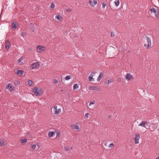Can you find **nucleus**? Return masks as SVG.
Wrapping results in <instances>:
<instances>
[{
    "label": "nucleus",
    "instance_id": "obj_15",
    "mask_svg": "<svg viewBox=\"0 0 159 159\" xmlns=\"http://www.w3.org/2000/svg\"><path fill=\"white\" fill-rule=\"evenodd\" d=\"M17 73L20 76H21L23 74L24 71L21 70H18L16 71Z\"/></svg>",
    "mask_w": 159,
    "mask_h": 159
},
{
    "label": "nucleus",
    "instance_id": "obj_31",
    "mask_svg": "<svg viewBox=\"0 0 159 159\" xmlns=\"http://www.w3.org/2000/svg\"><path fill=\"white\" fill-rule=\"evenodd\" d=\"M106 5V4L105 3H103L102 4V8L103 9L105 8Z\"/></svg>",
    "mask_w": 159,
    "mask_h": 159
},
{
    "label": "nucleus",
    "instance_id": "obj_17",
    "mask_svg": "<svg viewBox=\"0 0 159 159\" xmlns=\"http://www.w3.org/2000/svg\"><path fill=\"white\" fill-rule=\"evenodd\" d=\"M103 75L102 74V73H101L100 75H99V76L97 78V81H98L99 82V81L101 79H102V77H103Z\"/></svg>",
    "mask_w": 159,
    "mask_h": 159
},
{
    "label": "nucleus",
    "instance_id": "obj_7",
    "mask_svg": "<svg viewBox=\"0 0 159 159\" xmlns=\"http://www.w3.org/2000/svg\"><path fill=\"white\" fill-rule=\"evenodd\" d=\"M53 110L55 112V114H58L61 112V108L57 109V106L55 105L53 107Z\"/></svg>",
    "mask_w": 159,
    "mask_h": 159
},
{
    "label": "nucleus",
    "instance_id": "obj_1",
    "mask_svg": "<svg viewBox=\"0 0 159 159\" xmlns=\"http://www.w3.org/2000/svg\"><path fill=\"white\" fill-rule=\"evenodd\" d=\"M33 91L35 95L39 96L42 95L43 90L41 89H39L37 87H34L33 89Z\"/></svg>",
    "mask_w": 159,
    "mask_h": 159
},
{
    "label": "nucleus",
    "instance_id": "obj_34",
    "mask_svg": "<svg viewBox=\"0 0 159 159\" xmlns=\"http://www.w3.org/2000/svg\"><path fill=\"white\" fill-rule=\"evenodd\" d=\"M36 145L35 144L32 145L31 147L33 149H35L36 148Z\"/></svg>",
    "mask_w": 159,
    "mask_h": 159
},
{
    "label": "nucleus",
    "instance_id": "obj_13",
    "mask_svg": "<svg viewBox=\"0 0 159 159\" xmlns=\"http://www.w3.org/2000/svg\"><path fill=\"white\" fill-rule=\"evenodd\" d=\"M5 48L6 49L9 48L10 46V44L9 41H6L5 42Z\"/></svg>",
    "mask_w": 159,
    "mask_h": 159
},
{
    "label": "nucleus",
    "instance_id": "obj_45",
    "mask_svg": "<svg viewBox=\"0 0 159 159\" xmlns=\"http://www.w3.org/2000/svg\"><path fill=\"white\" fill-rule=\"evenodd\" d=\"M156 159H159V157H157Z\"/></svg>",
    "mask_w": 159,
    "mask_h": 159
},
{
    "label": "nucleus",
    "instance_id": "obj_18",
    "mask_svg": "<svg viewBox=\"0 0 159 159\" xmlns=\"http://www.w3.org/2000/svg\"><path fill=\"white\" fill-rule=\"evenodd\" d=\"M5 143L4 142V140L2 139H0V146H3L6 145Z\"/></svg>",
    "mask_w": 159,
    "mask_h": 159
},
{
    "label": "nucleus",
    "instance_id": "obj_4",
    "mask_svg": "<svg viewBox=\"0 0 159 159\" xmlns=\"http://www.w3.org/2000/svg\"><path fill=\"white\" fill-rule=\"evenodd\" d=\"M37 51L40 53L46 50V48L41 45H38L37 47Z\"/></svg>",
    "mask_w": 159,
    "mask_h": 159
},
{
    "label": "nucleus",
    "instance_id": "obj_37",
    "mask_svg": "<svg viewBox=\"0 0 159 159\" xmlns=\"http://www.w3.org/2000/svg\"><path fill=\"white\" fill-rule=\"evenodd\" d=\"M66 11L68 12H70L71 11V9H70L68 8L66 10Z\"/></svg>",
    "mask_w": 159,
    "mask_h": 159
},
{
    "label": "nucleus",
    "instance_id": "obj_16",
    "mask_svg": "<svg viewBox=\"0 0 159 159\" xmlns=\"http://www.w3.org/2000/svg\"><path fill=\"white\" fill-rule=\"evenodd\" d=\"M113 81V80L112 79H110L105 82V84H107L108 85L109 84L112 82Z\"/></svg>",
    "mask_w": 159,
    "mask_h": 159
},
{
    "label": "nucleus",
    "instance_id": "obj_30",
    "mask_svg": "<svg viewBox=\"0 0 159 159\" xmlns=\"http://www.w3.org/2000/svg\"><path fill=\"white\" fill-rule=\"evenodd\" d=\"M114 145V144L113 143H111L108 146V148H111L113 147Z\"/></svg>",
    "mask_w": 159,
    "mask_h": 159
},
{
    "label": "nucleus",
    "instance_id": "obj_25",
    "mask_svg": "<svg viewBox=\"0 0 159 159\" xmlns=\"http://www.w3.org/2000/svg\"><path fill=\"white\" fill-rule=\"evenodd\" d=\"M89 80L91 81H93L94 80V79L93 78L92 76H89L88 77Z\"/></svg>",
    "mask_w": 159,
    "mask_h": 159
},
{
    "label": "nucleus",
    "instance_id": "obj_8",
    "mask_svg": "<svg viewBox=\"0 0 159 159\" xmlns=\"http://www.w3.org/2000/svg\"><path fill=\"white\" fill-rule=\"evenodd\" d=\"M89 3L92 7H94L97 3V0H90Z\"/></svg>",
    "mask_w": 159,
    "mask_h": 159
},
{
    "label": "nucleus",
    "instance_id": "obj_43",
    "mask_svg": "<svg viewBox=\"0 0 159 159\" xmlns=\"http://www.w3.org/2000/svg\"><path fill=\"white\" fill-rule=\"evenodd\" d=\"M114 35L113 34H112V33H111V36L112 37V36H114Z\"/></svg>",
    "mask_w": 159,
    "mask_h": 159
},
{
    "label": "nucleus",
    "instance_id": "obj_20",
    "mask_svg": "<svg viewBox=\"0 0 159 159\" xmlns=\"http://www.w3.org/2000/svg\"><path fill=\"white\" fill-rule=\"evenodd\" d=\"M114 3L116 7H118L120 3V2L119 0H115L114 2Z\"/></svg>",
    "mask_w": 159,
    "mask_h": 159
},
{
    "label": "nucleus",
    "instance_id": "obj_32",
    "mask_svg": "<svg viewBox=\"0 0 159 159\" xmlns=\"http://www.w3.org/2000/svg\"><path fill=\"white\" fill-rule=\"evenodd\" d=\"M94 104V102L92 101L90 102V103L89 104V106H90L92 104Z\"/></svg>",
    "mask_w": 159,
    "mask_h": 159
},
{
    "label": "nucleus",
    "instance_id": "obj_40",
    "mask_svg": "<svg viewBox=\"0 0 159 159\" xmlns=\"http://www.w3.org/2000/svg\"><path fill=\"white\" fill-rule=\"evenodd\" d=\"M117 81L118 82H120L121 81V79L120 78H118L117 79Z\"/></svg>",
    "mask_w": 159,
    "mask_h": 159
},
{
    "label": "nucleus",
    "instance_id": "obj_2",
    "mask_svg": "<svg viewBox=\"0 0 159 159\" xmlns=\"http://www.w3.org/2000/svg\"><path fill=\"white\" fill-rule=\"evenodd\" d=\"M78 123L73 124L71 125L72 129L76 132H78L80 129V127L78 125Z\"/></svg>",
    "mask_w": 159,
    "mask_h": 159
},
{
    "label": "nucleus",
    "instance_id": "obj_24",
    "mask_svg": "<svg viewBox=\"0 0 159 159\" xmlns=\"http://www.w3.org/2000/svg\"><path fill=\"white\" fill-rule=\"evenodd\" d=\"M24 57H22L20 58L19 59L18 61V62L20 64L22 63V62H21V61L23 59Z\"/></svg>",
    "mask_w": 159,
    "mask_h": 159
},
{
    "label": "nucleus",
    "instance_id": "obj_6",
    "mask_svg": "<svg viewBox=\"0 0 159 159\" xmlns=\"http://www.w3.org/2000/svg\"><path fill=\"white\" fill-rule=\"evenodd\" d=\"M140 138V135L139 134H136L135 137L134 138V143L135 144H137L139 143V140Z\"/></svg>",
    "mask_w": 159,
    "mask_h": 159
},
{
    "label": "nucleus",
    "instance_id": "obj_41",
    "mask_svg": "<svg viewBox=\"0 0 159 159\" xmlns=\"http://www.w3.org/2000/svg\"><path fill=\"white\" fill-rule=\"evenodd\" d=\"M16 83L18 84H19L20 83V82L18 81H16Z\"/></svg>",
    "mask_w": 159,
    "mask_h": 159
},
{
    "label": "nucleus",
    "instance_id": "obj_9",
    "mask_svg": "<svg viewBox=\"0 0 159 159\" xmlns=\"http://www.w3.org/2000/svg\"><path fill=\"white\" fill-rule=\"evenodd\" d=\"M11 28L13 30H15L18 26V23L16 21H13L11 23Z\"/></svg>",
    "mask_w": 159,
    "mask_h": 159
},
{
    "label": "nucleus",
    "instance_id": "obj_44",
    "mask_svg": "<svg viewBox=\"0 0 159 159\" xmlns=\"http://www.w3.org/2000/svg\"><path fill=\"white\" fill-rule=\"evenodd\" d=\"M31 30H32L33 31V32L34 31L33 28H31Z\"/></svg>",
    "mask_w": 159,
    "mask_h": 159
},
{
    "label": "nucleus",
    "instance_id": "obj_36",
    "mask_svg": "<svg viewBox=\"0 0 159 159\" xmlns=\"http://www.w3.org/2000/svg\"><path fill=\"white\" fill-rule=\"evenodd\" d=\"M26 34V33L25 32H23L22 33V34H21V36L23 37Z\"/></svg>",
    "mask_w": 159,
    "mask_h": 159
},
{
    "label": "nucleus",
    "instance_id": "obj_39",
    "mask_svg": "<svg viewBox=\"0 0 159 159\" xmlns=\"http://www.w3.org/2000/svg\"><path fill=\"white\" fill-rule=\"evenodd\" d=\"M89 115V114L88 113H86L85 114V116L87 118H88V117Z\"/></svg>",
    "mask_w": 159,
    "mask_h": 159
},
{
    "label": "nucleus",
    "instance_id": "obj_5",
    "mask_svg": "<svg viewBox=\"0 0 159 159\" xmlns=\"http://www.w3.org/2000/svg\"><path fill=\"white\" fill-rule=\"evenodd\" d=\"M147 41L148 42V44H145L144 45L145 47H146L148 49L149 48H150L151 47V40L150 38L147 37Z\"/></svg>",
    "mask_w": 159,
    "mask_h": 159
},
{
    "label": "nucleus",
    "instance_id": "obj_21",
    "mask_svg": "<svg viewBox=\"0 0 159 159\" xmlns=\"http://www.w3.org/2000/svg\"><path fill=\"white\" fill-rule=\"evenodd\" d=\"M54 134V133L53 132L49 131L48 133V136L49 137H51Z\"/></svg>",
    "mask_w": 159,
    "mask_h": 159
},
{
    "label": "nucleus",
    "instance_id": "obj_3",
    "mask_svg": "<svg viewBox=\"0 0 159 159\" xmlns=\"http://www.w3.org/2000/svg\"><path fill=\"white\" fill-rule=\"evenodd\" d=\"M40 65V63L39 62H34L31 64L30 66V69H34L37 68Z\"/></svg>",
    "mask_w": 159,
    "mask_h": 159
},
{
    "label": "nucleus",
    "instance_id": "obj_27",
    "mask_svg": "<svg viewBox=\"0 0 159 159\" xmlns=\"http://www.w3.org/2000/svg\"><path fill=\"white\" fill-rule=\"evenodd\" d=\"M56 17L57 19L59 20H60L62 18V16L59 15H57L56 16Z\"/></svg>",
    "mask_w": 159,
    "mask_h": 159
},
{
    "label": "nucleus",
    "instance_id": "obj_33",
    "mask_svg": "<svg viewBox=\"0 0 159 159\" xmlns=\"http://www.w3.org/2000/svg\"><path fill=\"white\" fill-rule=\"evenodd\" d=\"M72 148H70V149H71ZM70 149V148H69V147H66V148H65V150H66V151H68Z\"/></svg>",
    "mask_w": 159,
    "mask_h": 159
},
{
    "label": "nucleus",
    "instance_id": "obj_23",
    "mask_svg": "<svg viewBox=\"0 0 159 159\" xmlns=\"http://www.w3.org/2000/svg\"><path fill=\"white\" fill-rule=\"evenodd\" d=\"M27 139H22L20 141V142L21 143H25L27 142Z\"/></svg>",
    "mask_w": 159,
    "mask_h": 159
},
{
    "label": "nucleus",
    "instance_id": "obj_26",
    "mask_svg": "<svg viewBox=\"0 0 159 159\" xmlns=\"http://www.w3.org/2000/svg\"><path fill=\"white\" fill-rule=\"evenodd\" d=\"M33 83V81L31 80H29L28 81V84L30 86L32 85Z\"/></svg>",
    "mask_w": 159,
    "mask_h": 159
},
{
    "label": "nucleus",
    "instance_id": "obj_29",
    "mask_svg": "<svg viewBox=\"0 0 159 159\" xmlns=\"http://www.w3.org/2000/svg\"><path fill=\"white\" fill-rule=\"evenodd\" d=\"M55 7V5L53 3H51V4L50 6L51 8H53Z\"/></svg>",
    "mask_w": 159,
    "mask_h": 159
},
{
    "label": "nucleus",
    "instance_id": "obj_35",
    "mask_svg": "<svg viewBox=\"0 0 159 159\" xmlns=\"http://www.w3.org/2000/svg\"><path fill=\"white\" fill-rule=\"evenodd\" d=\"M58 80L56 79H54V83L55 84H57L58 83Z\"/></svg>",
    "mask_w": 159,
    "mask_h": 159
},
{
    "label": "nucleus",
    "instance_id": "obj_22",
    "mask_svg": "<svg viewBox=\"0 0 159 159\" xmlns=\"http://www.w3.org/2000/svg\"><path fill=\"white\" fill-rule=\"evenodd\" d=\"M79 88V86L77 84H74L73 86V89L75 90L76 89H78Z\"/></svg>",
    "mask_w": 159,
    "mask_h": 159
},
{
    "label": "nucleus",
    "instance_id": "obj_12",
    "mask_svg": "<svg viewBox=\"0 0 159 159\" xmlns=\"http://www.w3.org/2000/svg\"><path fill=\"white\" fill-rule=\"evenodd\" d=\"M125 79L127 80H130L133 79V76L131 75L127 74L126 75Z\"/></svg>",
    "mask_w": 159,
    "mask_h": 159
},
{
    "label": "nucleus",
    "instance_id": "obj_28",
    "mask_svg": "<svg viewBox=\"0 0 159 159\" xmlns=\"http://www.w3.org/2000/svg\"><path fill=\"white\" fill-rule=\"evenodd\" d=\"M71 78L70 75L66 76L65 77V79L66 80H68L70 79Z\"/></svg>",
    "mask_w": 159,
    "mask_h": 159
},
{
    "label": "nucleus",
    "instance_id": "obj_11",
    "mask_svg": "<svg viewBox=\"0 0 159 159\" xmlns=\"http://www.w3.org/2000/svg\"><path fill=\"white\" fill-rule=\"evenodd\" d=\"M89 90H97L99 89L97 87L95 86H89Z\"/></svg>",
    "mask_w": 159,
    "mask_h": 159
},
{
    "label": "nucleus",
    "instance_id": "obj_42",
    "mask_svg": "<svg viewBox=\"0 0 159 159\" xmlns=\"http://www.w3.org/2000/svg\"><path fill=\"white\" fill-rule=\"evenodd\" d=\"M111 118V116H108V119H110Z\"/></svg>",
    "mask_w": 159,
    "mask_h": 159
},
{
    "label": "nucleus",
    "instance_id": "obj_10",
    "mask_svg": "<svg viewBox=\"0 0 159 159\" xmlns=\"http://www.w3.org/2000/svg\"><path fill=\"white\" fill-rule=\"evenodd\" d=\"M7 88L8 89L10 92H12L14 89L13 84H9Z\"/></svg>",
    "mask_w": 159,
    "mask_h": 159
},
{
    "label": "nucleus",
    "instance_id": "obj_19",
    "mask_svg": "<svg viewBox=\"0 0 159 159\" xmlns=\"http://www.w3.org/2000/svg\"><path fill=\"white\" fill-rule=\"evenodd\" d=\"M150 11L151 12H154L156 15V14L157 13V11H156V9L154 8L153 7L151 9Z\"/></svg>",
    "mask_w": 159,
    "mask_h": 159
},
{
    "label": "nucleus",
    "instance_id": "obj_38",
    "mask_svg": "<svg viewBox=\"0 0 159 159\" xmlns=\"http://www.w3.org/2000/svg\"><path fill=\"white\" fill-rule=\"evenodd\" d=\"M95 74V73L94 72H92L90 76L93 77L94 75Z\"/></svg>",
    "mask_w": 159,
    "mask_h": 159
},
{
    "label": "nucleus",
    "instance_id": "obj_14",
    "mask_svg": "<svg viewBox=\"0 0 159 159\" xmlns=\"http://www.w3.org/2000/svg\"><path fill=\"white\" fill-rule=\"evenodd\" d=\"M147 122L143 121L141 122V123L138 125V126H141L146 128L145 127V125L147 124Z\"/></svg>",
    "mask_w": 159,
    "mask_h": 159
},
{
    "label": "nucleus",
    "instance_id": "obj_46",
    "mask_svg": "<svg viewBox=\"0 0 159 159\" xmlns=\"http://www.w3.org/2000/svg\"><path fill=\"white\" fill-rule=\"evenodd\" d=\"M107 143H105V146H107Z\"/></svg>",
    "mask_w": 159,
    "mask_h": 159
}]
</instances>
